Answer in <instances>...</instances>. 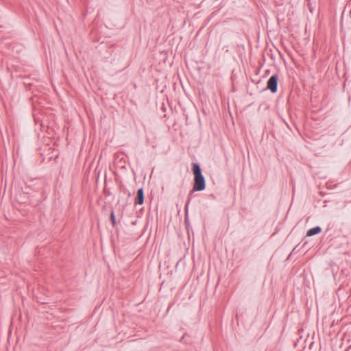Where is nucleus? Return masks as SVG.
Returning a JSON list of instances; mask_svg holds the SVG:
<instances>
[{"label":"nucleus","instance_id":"f257e3e1","mask_svg":"<svg viewBox=\"0 0 351 351\" xmlns=\"http://www.w3.org/2000/svg\"><path fill=\"white\" fill-rule=\"evenodd\" d=\"M193 171L194 174L193 191H201L204 190L206 187L205 179L202 173L199 165L197 163H193Z\"/></svg>","mask_w":351,"mask_h":351},{"label":"nucleus","instance_id":"f03ea898","mask_svg":"<svg viewBox=\"0 0 351 351\" xmlns=\"http://www.w3.org/2000/svg\"><path fill=\"white\" fill-rule=\"evenodd\" d=\"M267 88L271 90V93H275L278 89V75H273L270 77L267 82Z\"/></svg>","mask_w":351,"mask_h":351},{"label":"nucleus","instance_id":"7ed1b4c3","mask_svg":"<svg viewBox=\"0 0 351 351\" xmlns=\"http://www.w3.org/2000/svg\"><path fill=\"white\" fill-rule=\"evenodd\" d=\"M144 202V191L142 188L139 189L137 191V195L135 198V204H143Z\"/></svg>","mask_w":351,"mask_h":351},{"label":"nucleus","instance_id":"20e7f679","mask_svg":"<svg viewBox=\"0 0 351 351\" xmlns=\"http://www.w3.org/2000/svg\"><path fill=\"white\" fill-rule=\"evenodd\" d=\"M322 229L319 226H316L309 229L306 233V236L311 237L321 232Z\"/></svg>","mask_w":351,"mask_h":351},{"label":"nucleus","instance_id":"39448f33","mask_svg":"<svg viewBox=\"0 0 351 351\" xmlns=\"http://www.w3.org/2000/svg\"><path fill=\"white\" fill-rule=\"evenodd\" d=\"M110 219H111V221H112L113 226H114L116 223V221H115L114 214L113 212H112L110 214Z\"/></svg>","mask_w":351,"mask_h":351}]
</instances>
